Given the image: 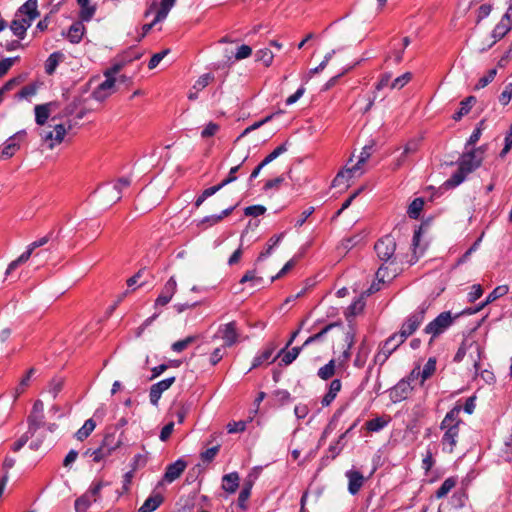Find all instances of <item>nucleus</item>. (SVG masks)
<instances>
[{
	"mask_svg": "<svg viewBox=\"0 0 512 512\" xmlns=\"http://www.w3.org/2000/svg\"><path fill=\"white\" fill-rule=\"evenodd\" d=\"M163 502V497L160 494L152 495L148 497L142 506L139 508V512H153Z\"/></svg>",
	"mask_w": 512,
	"mask_h": 512,
	"instance_id": "cd10ccee",
	"label": "nucleus"
},
{
	"mask_svg": "<svg viewBox=\"0 0 512 512\" xmlns=\"http://www.w3.org/2000/svg\"><path fill=\"white\" fill-rule=\"evenodd\" d=\"M436 371V360L434 358H429L425 363L424 367L420 372L422 374V380H420V386H422L427 379H429Z\"/></svg>",
	"mask_w": 512,
	"mask_h": 512,
	"instance_id": "c9c22d12",
	"label": "nucleus"
},
{
	"mask_svg": "<svg viewBox=\"0 0 512 512\" xmlns=\"http://www.w3.org/2000/svg\"><path fill=\"white\" fill-rule=\"evenodd\" d=\"M104 486V482L96 481L93 482L87 490L88 494L93 498L94 502H97L100 499V492Z\"/></svg>",
	"mask_w": 512,
	"mask_h": 512,
	"instance_id": "4d7b16f0",
	"label": "nucleus"
},
{
	"mask_svg": "<svg viewBox=\"0 0 512 512\" xmlns=\"http://www.w3.org/2000/svg\"><path fill=\"white\" fill-rule=\"evenodd\" d=\"M362 174H363V168L359 167V165H353L352 167H349V168L346 167V168L342 169L340 172H338V174L336 175V177L333 180L332 185L334 187H339L342 185L347 187L349 181L352 178L359 177Z\"/></svg>",
	"mask_w": 512,
	"mask_h": 512,
	"instance_id": "9b49d317",
	"label": "nucleus"
},
{
	"mask_svg": "<svg viewBox=\"0 0 512 512\" xmlns=\"http://www.w3.org/2000/svg\"><path fill=\"white\" fill-rule=\"evenodd\" d=\"M450 311L440 313L434 320L426 325L424 332L431 335V340L444 333L453 323Z\"/></svg>",
	"mask_w": 512,
	"mask_h": 512,
	"instance_id": "39448f33",
	"label": "nucleus"
},
{
	"mask_svg": "<svg viewBox=\"0 0 512 512\" xmlns=\"http://www.w3.org/2000/svg\"><path fill=\"white\" fill-rule=\"evenodd\" d=\"M511 148H512V123H511L508 133L505 136V145H504V148L502 149V151L500 152V157H502V158L505 157L508 154V152L511 150Z\"/></svg>",
	"mask_w": 512,
	"mask_h": 512,
	"instance_id": "774afa93",
	"label": "nucleus"
},
{
	"mask_svg": "<svg viewBox=\"0 0 512 512\" xmlns=\"http://www.w3.org/2000/svg\"><path fill=\"white\" fill-rule=\"evenodd\" d=\"M92 503H94L93 498L86 492L75 500V511L86 512Z\"/></svg>",
	"mask_w": 512,
	"mask_h": 512,
	"instance_id": "ea45409f",
	"label": "nucleus"
},
{
	"mask_svg": "<svg viewBox=\"0 0 512 512\" xmlns=\"http://www.w3.org/2000/svg\"><path fill=\"white\" fill-rule=\"evenodd\" d=\"M174 382L175 377H169L153 384L149 391V399L151 404L157 406L163 392L168 390Z\"/></svg>",
	"mask_w": 512,
	"mask_h": 512,
	"instance_id": "f8f14e48",
	"label": "nucleus"
},
{
	"mask_svg": "<svg viewBox=\"0 0 512 512\" xmlns=\"http://www.w3.org/2000/svg\"><path fill=\"white\" fill-rule=\"evenodd\" d=\"M38 88H39V85L37 83H32V84H29L25 87H23L19 92L18 94L16 95V97L19 99V100H23V99H30L31 97H33L34 95H36L37 91H38Z\"/></svg>",
	"mask_w": 512,
	"mask_h": 512,
	"instance_id": "37998d69",
	"label": "nucleus"
},
{
	"mask_svg": "<svg viewBox=\"0 0 512 512\" xmlns=\"http://www.w3.org/2000/svg\"><path fill=\"white\" fill-rule=\"evenodd\" d=\"M413 389L414 385L409 380L402 379L391 389L390 398L394 403L401 402L407 399Z\"/></svg>",
	"mask_w": 512,
	"mask_h": 512,
	"instance_id": "ddd939ff",
	"label": "nucleus"
},
{
	"mask_svg": "<svg viewBox=\"0 0 512 512\" xmlns=\"http://www.w3.org/2000/svg\"><path fill=\"white\" fill-rule=\"evenodd\" d=\"M336 360L331 359L327 364L319 368L318 377L322 380H328L335 374Z\"/></svg>",
	"mask_w": 512,
	"mask_h": 512,
	"instance_id": "a19ab883",
	"label": "nucleus"
},
{
	"mask_svg": "<svg viewBox=\"0 0 512 512\" xmlns=\"http://www.w3.org/2000/svg\"><path fill=\"white\" fill-rule=\"evenodd\" d=\"M512 98V83H508L505 87L502 93L499 96V102L502 105H507Z\"/></svg>",
	"mask_w": 512,
	"mask_h": 512,
	"instance_id": "338daca9",
	"label": "nucleus"
},
{
	"mask_svg": "<svg viewBox=\"0 0 512 512\" xmlns=\"http://www.w3.org/2000/svg\"><path fill=\"white\" fill-rule=\"evenodd\" d=\"M60 56L61 55L59 53L54 52L48 57L45 63V71L47 74L51 75L54 73L59 64Z\"/></svg>",
	"mask_w": 512,
	"mask_h": 512,
	"instance_id": "de8ad7c7",
	"label": "nucleus"
},
{
	"mask_svg": "<svg viewBox=\"0 0 512 512\" xmlns=\"http://www.w3.org/2000/svg\"><path fill=\"white\" fill-rule=\"evenodd\" d=\"M220 337L225 347H231L237 344L240 341V333L237 329V324L235 321H231L226 324H222L219 326L217 333L213 336V338Z\"/></svg>",
	"mask_w": 512,
	"mask_h": 512,
	"instance_id": "6e6552de",
	"label": "nucleus"
},
{
	"mask_svg": "<svg viewBox=\"0 0 512 512\" xmlns=\"http://www.w3.org/2000/svg\"><path fill=\"white\" fill-rule=\"evenodd\" d=\"M84 33L85 26L83 21H76L69 27L66 37L72 44H78L81 42Z\"/></svg>",
	"mask_w": 512,
	"mask_h": 512,
	"instance_id": "6ab92c4d",
	"label": "nucleus"
},
{
	"mask_svg": "<svg viewBox=\"0 0 512 512\" xmlns=\"http://www.w3.org/2000/svg\"><path fill=\"white\" fill-rule=\"evenodd\" d=\"M239 486V475L236 472L223 476L222 488L228 493H234Z\"/></svg>",
	"mask_w": 512,
	"mask_h": 512,
	"instance_id": "a878e982",
	"label": "nucleus"
},
{
	"mask_svg": "<svg viewBox=\"0 0 512 512\" xmlns=\"http://www.w3.org/2000/svg\"><path fill=\"white\" fill-rule=\"evenodd\" d=\"M284 235H285V233L282 232L278 235L272 236L267 243V248L259 254L257 260L262 261V260L266 259L268 256H270L273 249L275 247H277L279 245V243L282 241V239L284 238Z\"/></svg>",
	"mask_w": 512,
	"mask_h": 512,
	"instance_id": "c85d7f7f",
	"label": "nucleus"
},
{
	"mask_svg": "<svg viewBox=\"0 0 512 512\" xmlns=\"http://www.w3.org/2000/svg\"><path fill=\"white\" fill-rule=\"evenodd\" d=\"M80 7L79 18L80 21L89 22L96 12V5L91 3V0H77Z\"/></svg>",
	"mask_w": 512,
	"mask_h": 512,
	"instance_id": "aec40b11",
	"label": "nucleus"
},
{
	"mask_svg": "<svg viewBox=\"0 0 512 512\" xmlns=\"http://www.w3.org/2000/svg\"><path fill=\"white\" fill-rule=\"evenodd\" d=\"M186 466V462L182 459H178L174 463L169 464L166 468L163 480L167 483H172L181 476Z\"/></svg>",
	"mask_w": 512,
	"mask_h": 512,
	"instance_id": "f3484780",
	"label": "nucleus"
},
{
	"mask_svg": "<svg viewBox=\"0 0 512 512\" xmlns=\"http://www.w3.org/2000/svg\"><path fill=\"white\" fill-rule=\"evenodd\" d=\"M426 313V306L420 305L408 318L404 321L398 333H395L400 342H404L410 335H412L418 327L422 324Z\"/></svg>",
	"mask_w": 512,
	"mask_h": 512,
	"instance_id": "7ed1b4c3",
	"label": "nucleus"
},
{
	"mask_svg": "<svg viewBox=\"0 0 512 512\" xmlns=\"http://www.w3.org/2000/svg\"><path fill=\"white\" fill-rule=\"evenodd\" d=\"M121 444L122 440L120 437L116 438L115 434H107L102 441L101 447L105 448V451L111 455Z\"/></svg>",
	"mask_w": 512,
	"mask_h": 512,
	"instance_id": "7c9ffc66",
	"label": "nucleus"
},
{
	"mask_svg": "<svg viewBox=\"0 0 512 512\" xmlns=\"http://www.w3.org/2000/svg\"><path fill=\"white\" fill-rule=\"evenodd\" d=\"M105 80L100 83L93 91V98L97 101H104L116 92V84L127 80V77L120 75L119 77L104 76Z\"/></svg>",
	"mask_w": 512,
	"mask_h": 512,
	"instance_id": "423d86ee",
	"label": "nucleus"
},
{
	"mask_svg": "<svg viewBox=\"0 0 512 512\" xmlns=\"http://www.w3.org/2000/svg\"><path fill=\"white\" fill-rule=\"evenodd\" d=\"M424 201L422 198H415L408 206L407 214L412 219H417L423 209Z\"/></svg>",
	"mask_w": 512,
	"mask_h": 512,
	"instance_id": "79ce46f5",
	"label": "nucleus"
},
{
	"mask_svg": "<svg viewBox=\"0 0 512 512\" xmlns=\"http://www.w3.org/2000/svg\"><path fill=\"white\" fill-rule=\"evenodd\" d=\"M400 338L393 334L382 345L378 353L374 357L375 363L383 365L390 355L402 344Z\"/></svg>",
	"mask_w": 512,
	"mask_h": 512,
	"instance_id": "9d476101",
	"label": "nucleus"
},
{
	"mask_svg": "<svg viewBox=\"0 0 512 512\" xmlns=\"http://www.w3.org/2000/svg\"><path fill=\"white\" fill-rule=\"evenodd\" d=\"M302 348H303L302 346L301 347H293L292 349L286 351L287 348L285 347L284 349H282L280 351L278 356L281 355L282 356L281 361L285 365H289L298 357Z\"/></svg>",
	"mask_w": 512,
	"mask_h": 512,
	"instance_id": "72a5a7b5",
	"label": "nucleus"
},
{
	"mask_svg": "<svg viewBox=\"0 0 512 512\" xmlns=\"http://www.w3.org/2000/svg\"><path fill=\"white\" fill-rule=\"evenodd\" d=\"M509 291V287L507 285L497 286L486 298L485 304L491 303L496 299L506 295Z\"/></svg>",
	"mask_w": 512,
	"mask_h": 512,
	"instance_id": "09e8293b",
	"label": "nucleus"
},
{
	"mask_svg": "<svg viewBox=\"0 0 512 512\" xmlns=\"http://www.w3.org/2000/svg\"><path fill=\"white\" fill-rule=\"evenodd\" d=\"M219 125L214 122H209L201 132L203 138L214 136L219 131Z\"/></svg>",
	"mask_w": 512,
	"mask_h": 512,
	"instance_id": "0e129e2a",
	"label": "nucleus"
},
{
	"mask_svg": "<svg viewBox=\"0 0 512 512\" xmlns=\"http://www.w3.org/2000/svg\"><path fill=\"white\" fill-rule=\"evenodd\" d=\"M342 388V383L339 379H334L329 384L327 393L323 396L321 404L326 407L329 406L337 397Z\"/></svg>",
	"mask_w": 512,
	"mask_h": 512,
	"instance_id": "412c9836",
	"label": "nucleus"
},
{
	"mask_svg": "<svg viewBox=\"0 0 512 512\" xmlns=\"http://www.w3.org/2000/svg\"><path fill=\"white\" fill-rule=\"evenodd\" d=\"M483 121H481L479 123V126L475 128V130L472 132V134L470 135L469 139L467 140L466 142V145H465V148L467 149L469 146H473L475 145L478 140L480 139L481 137V134H482V125H483Z\"/></svg>",
	"mask_w": 512,
	"mask_h": 512,
	"instance_id": "e2e57ef3",
	"label": "nucleus"
},
{
	"mask_svg": "<svg viewBox=\"0 0 512 512\" xmlns=\"http://www.w3.org/2000/svg\"><path fill=\"white\" fill-rule=\"evenodd\" d=\"M484 152L485 147L481 146L462 153L457 161L458 170L445 181L444 186L446 188H455L462 184L470 173L480 167Z\"/></svg>",
	"mask_w": 512,
	"mask_h": 512,
	"instance_id": "f257e3e1",
	"label": "nucleus"
},
{
	"mask_svg": "<svg viewBox=\"0 0 512 512\" xmlns=\"http://www.w3.org/2000/svg\"><path fill=\"white\" fill-rule=\"evenodd\" d=\"M335 326H338L337 323H331V324H328L326 325L320 332L310 336L305 342L304 344L302 345V347H305L311 343H314L316 341H319L323 338V336L328 332L330 331L333 327Z\"/></svg>",
	"mask_w": 512,
	"mask_h": 512,
	"instance_id": "603ef678",
	"label": "nucleus"
},
{
	"mask_svg": "<svg viewBox=\"0 0 512 512\" xmlns=\"http://www.w3.org/2000/svg\"><path fill=\"white\" fill-rule=\"evenodd\" d=\"M348 479V491L351 495H356L362 488L365 482V477L358 470L350 469L345 472Z\"/></svg>",
	"mask_w": 512,
	"mask_h": 512,
	"instance_id": "2eb2a0df",
	"label": "nucleus"
},
{
	"mask_svg": "<svg viewBox=\"0 0 512 512\" xmlns=\"http://www.w3.org/2000/svg\"><path fill=\"white\" fill-rule=\"evenodd\" d=\"M25 132L20 131L15 135L11 136L3 145L2 154L5 157H12L20 147V141L24 138Z\"/></svg>",
	"mask_w": 512,
	"mask_h": 512,
	"instance_id": "a211bd4d",
	"label": "nucleus"
},
{
	"mask_svg": "<svg viewBox=\"0 0 512 512\" xmlns=\"http://www.w3.org/2000/svg\"><path fill=\"white\" fill-rule=\"evenodd\" d=\"M266 212V207L263 205H251L244 209L246 216L258 217Z\"/></svg>",
	"mask_w": 512,
	"mask_h": 512,
	"instance_id": "052dcab7",
	"label": "nucleus"
},
{
	"mask_svg": "<svg viewBox=\"0 0 512 512\" xmlns=\"http://www.w3.org/2000/svg\"><path fill=\"white\" fill-rule=\"evenodd\" d=\"M10 29L19 39H23L26 35L24 32V26L21 25L20 17L15 16V19L11 22Z\"/></svg>",
	"mask_w": 512,
	"mask_h": 512,
	"instance_id": "bf43d9fd",
	"label": "nucleus"
},
{
	"mask_svg": "<svg viewBox=\"0 0 512 512\" xmlns=\"http://www.w3.org/2000/svg\"><path fill=\"white\" fill-rule=\"evenodd\" d=\"M84 456H88L92 458L94 462H100L104 458L108 457L109 454L105 451V448L101 446L95 450L87 449L84 453Z\"/></svg>",
	"mask_w": 512,
	"mask_h": 512,
	"instance_id": "49530a36",
	"label": "nucleus"
},
{
	"mask_svg": "<svg viewBox=\"0 0 512 512\" xmlns=\"http://www.w3.org/2000/svg\"><path fill=\"white\" fill-rule=\"evenodd\" d=\"M512 28L510 22H505L501 19L500 22L494 27L492 31L493 41L488 45V48L492 47L497 41L501 40Z\"/></svg>",
	"mask_w": 512,
	"mask_h": 512,
	"instance_id": "4be33fe9",
	"label": "nucleus"
},
{
	"mask_svg": "<svg viewBox=\"0 0 512 512\" xmlns=\"http://www.w3.org/2000/svg\"><path fill=\"white\" fill-rule=\"evenodd\" d=\"M456 483L457 481L453 477L445 479L438 490L435 492L436 498L440 499L445 497L456 486Z\"/></svg>",
	"mask_w": 512,
	"mask_h": 512,
	"instance_id": "58836bf2",
	"label": "nucleus"
},
{
	"mask_svg": "<svg viewBox=\"0 0 512 512\" xmlns=\"http://www.w3.org/2000/svg\"><path fill=\"white\" fill-rule=\"evenodd\" d=\"M461 411L460 406H455L447 412L444 419L440 424V429L444 431L441 439L442 450L447 453H452L457 444L459 437V426L462 420L459 416Z\"/></svg>",
	"mask_w": 512,
	"mask_h": 512,
	"instance_id": "f03ea898",
	"label": "nucleus"
},
{
	"mask_svg": "<svg viewBox=\"0 0 512 512\" xmlns=\"http://www.w3.org/2000/svg\"><path fill=\"white\" fill-rule=\"evenodd\" d=\"M389 421V417H376L367 421L365 426L369 432H379L389 424Z\"/></svg>",
	"mask_w": 512,
	"mask_h": 512,
	"instance_id": "c756f323",
	"label": "nucleus"
},
{
	"mask_svg": "<svg viewBox=\"0 0 512 512\" xmlns=\"http://www.w3.org/2000/svg\"><path fill=\"white\" fill-rule=\"evenodd\" d=\"M287 151V143H283L276 147L270 154H268L263 160L262 165H268L281 154Z\"/></svg>",
	"mask_w": 512,
	"mask_h": 512,
	"instance_id": "8fccbe9b",
	"label": "nucleus"
},
{
	"mask_svg": "<svg viewBox=\"0 0 512 512\" xmlns=\"http://www.w3.org/2000/svg\"><path fill=\"white\" fill-rule=\"evenodd\" d=\"M251 488H252V484L249 483V484H246L242 490L240 491L239 493V496H238V505L240 506V508L242 509H245L246 508V501L249 499L250 495H251Z\"/></svg>",
	"mask_w": 512,
	"mask_h": 512,
	"instance_id": "13d9d810",
	"label": "nucleus"
},
{
	"mask_svg": "<svg viewBox=\"0 0 512 512\" xmlns=\"http://www.w3.org/2000/svg\"><path fill=\"white\" fill-rule=\"evenodd\" d=\"M496 74L497 70L495 68L489 70L485 76L479 79L476 88L480 89L486 87L489 83H491L494 80Z\"/></svg>",
	"mask_w": 512,
	"mask_h": 512,
	"instance_id": "680f3d73",
	"label": "nucleus"
},
{
	"mask_svg": "<svg viewBox=\"0 0 512 512\" xmlns=\"http://www.w3.org/2000/svg\"><path fill=\"white\" fill-rule=\"evenodd\" d=\"M53 103H45L41 105H36L34 108L35 111V121L38 125H44L51 113V106Z\"/></svg>",
	"mask_w": 512,
	"mask_h": 512,
	"instance_id": "5701e85b",
	"label": "nucleus"
},
{
	"mask_svg": "<svg viewBox=\"0 0 512 512\" xmlns=\"http://www.w3.org/2000/svg\"><path fill=\"white\" fill-rule=\"evenodd\" d=\"M197 339V336H188L182 340L176 341L171 345V349L176 352L180 353L183 350H185L189 345L194 343Z\"/></svg>",
	"mask_w": 512,
	"mask_h": 512,
	"instance_id": "a18cd8bd",
	"label": "nucleus"
},
{
	"mask_svg": "<svg viewBox=\"0 0 512 512\" xmlns=\"http://www.w3.org/2000/svg\"><path fill=\"white\" fill-rule=\"evenodd\" d=\"M176 0H161L160 7L155 15L154 23L163 21L169 14L172 7L175 5Z\"/></svg>",
	"mask_w": 512,
	"mask_h": 512,
	"instance_id": "2f4dec72",
	"label": "nucleus"
},
{
	"mask_svg": "<svg viewBox=\"0 0 512 512\" xmlns=\"http://www.w3.org/2000/svg\"><path fill=\"white\" fill-rule=\"evenodd\" d=\"M130 184H131V180L126 177L120 178L114 183L113 190H115V192H116L115 201H118L121 199V193H122L123 189L129 187Z\"/></svg>",
	"mask_w": 512,
	"mask_h": 512,
	"instance_id": "5fc2aeb1",
	"label": "nucleus"
},
{
	"mask_svg": "<svg viewBox=\"0 0 512 512\" xmlns=\"http://www.w3.org/2000/svg\"><path fill=\"white\" fill-rule=\"evenodd\" d=\"M374 249L378 258L383 262H387L395 253L396 241L393 236L385 235L376 242Z\"/></svg>",
	"mask_w": 512,
	"mask_h": 512,
	"instance_id": "1a4fd4ad",
	"label": "nucleus"
},
{
	"mask_svg": "<svg viewBox=\"0 0 512 512\" xmlns=\"http://www.w3.org/2000/svg\"><path fill=\"white\" fill-rule=\"evenodd\" d=\"M25 80V76L19 75L17 77H14L10 80H8L1 88H0V95L3 97L4 93L12 90L14 87L20 85Z\"/></svg>",
	"mask_w": 512,
	"mask_h": 512,
	"instance_id": "864d4df0",
	"label": "nucleus"
},
{
	"mask_svg": "<svg viewBox=\"0 0 512 512\" xmlns=\"http://www.w3.org/2000/svg\"><path fill=\"white\" fill-rule=\"evenodd\" d=\"M469 352V356L473 362V366L476 370L479 369L481 355H482V347L481 345L473 340H464L461 346L459 347L457 353L454 356L455 362H460L464 359L466 353Z\"/></svg>",
	"mask_w": 512,
	"mask_h": 512,
	"instance_id": "20e7f679",
	"label": "nucleus"
},
{
	"mask_svg": "<svg viewBox=\"0 0 512 512\" xmlns=\"http://www.w3.org/2000/svg\"><path fill=\"white\" fill-rule=\"evenodd\" d=\"M177 290V282L175 278L172 276L169 278V280L165 283L164 287L161 290V293L157 297L155 301L156 306H165L170 302L173 295L175 294Z\"/></svg>",
	"mask_w": 512,
	"mask_h": 512,
	"instance_id": "4468645a",
	"label": "nucleus"
},
{
	"mask_svg": "<svg viewBox=\"0 0 512 512\" xmlns=\"http://www.w3.org/2000/svg\"><path fill=\"white\" fill-rule=\"evenodd\" d=\"M255 56L256 60L262 62L266 67H269L274 59L273 53L268 48L259 49Z\"/></svg>",
	"mask_w": 512,
	"mask_h": 512,
	"instance_id": "c03bdc74",
	"label": "nucleus"
},
{
	"mask_svg": "<svg viewBox=\"0 0 512 512\" xmlns=\"http://www.w3.org/2000/svg\"><path fill=\"white\" fill-rule=\"evenodd\" d=\"M65 134V127L62 124H57L52 131L43 132L41 136L43 140L48 143V147L52 149L55 145L63 141Z\"/></svg>",
	"mask_w": 512,
	"mask_h": 512,
	"instance_id": "dca6fc26",
	"label": "nucleus"
},
{
	"mask_svg": "<svg viewBox=\"0 0 512 512\" xmlns=\"http://www.w3.org/2000/svg\"><path fill=\"white\" fill-rule=\"evenodd\" d=\"M49 241V237L48 236H44L32 243H30L28 246H27V249L25 252H23L17 259L13 260L7 267L6 269V272H5V275L6 277H8L9 275L12 274V272L14 270H16L19 266L25 264L29 258L31 257L33 251L36 249V248H39V247H42L44 246L45 244H47Z\"/></svg>",
	"mask_w": 512,
	"mask_h": 512,
	"instance_id": "0eeeda50",
	"label": "nucleus"
},
{
	"mask_svg": "<svg viewBox=\"0 0 512 512\" xmlns=\"http://www.w3.org/2000/svg\"><path fill=\"white\" fill-rule=\"evenodd\" d=\"M412 79V74L410 72H406L404 74H402L401 76L395 78L391 84H390V88L391 89H401L403 88L405 85H407Z\"/></svg>",
	"mask_w": 512,
	"mask_h": 512,
	"instance_id": "3c124183",
	"label": "nucleus"
},
{
	"mask_svg": "<svg viewBox=\"0 0 512 512\" xmlns=\"http://www.w3.org/2000/svg\"><path fill=\"white\" fill-rule=\"evenodd\" d=\"M95 427H96V423L94 422V420L88 419L85 421L83 426L76 432L75 437L78 440L83 441L93 432Z\"/></svg>",
	"mask_w": 512,
	"mask_h": 512,
	"instance_id": "4c0bfd02",
	"label": "nucleus"
},
{
	"mask_svg": "<svg viewBox=\"0 0 512 512\" xmlns=\"http://www.w3.org/2000/svg\"><path fill=\"white\" fill-rule=\"evenodd\" d=\"M225 348L226 347L222 345L221 347H218L213 350L209 358L211 365L214 366L220 362V360L223 358L225 354Z\"/></svg>",
	"mask_w": 512,
	"mask_h": 512,
	"instance_id": "69168bd1",
	"label": "nucleus"
},
{
	"mask_svg": "<svg viewBox=\"0 0 512 512\" xmlns=\"http://www.w3.org/2000/svg\"><path fill=\"white\" fill-rule=\"evenodd\" d=\"M213 80H214L213 74H211V73L203 74L195 82L193 89L200 91V90L204 89L206 86H208L209 83Z\"/></svg>",
	"mask_w": 512,
	"mask_h": 512,
	"instance_id": "6e6d98bb",
	"label": "nucleus"
},
{
	"mask_svg": "<svg viewBox=\"0 0 512 512\" xmlns=\"http://www.w3.org/2000/svg\"><path fill=\"white\" fill-rule=\"evenodd\" d=\"M345 409H346V406H342L334 413L333 417L331 418L330 422L328 423V425L326 426V428L324 429V431L321 435V438H320L321 442L324 441L327 438V436L334 431V429L336 428V425H337V421Z\"/></svg>",
	"mask_w": 512,
	"mask_h": 512,
	"instance_id": "473e14b6",
	"label": "nucleus"
},
{
	"mask_svg": "<svg viewBox=\"0 0 512 512\" xmlns=\"http://www.w3.org/2000/svg\"><path fill=\"white\" fill-rule=\"evenodd\" d=\"M275 346L273 344L268 345L259 355L254 357L252 363V369L257 368L264 363H270L273 356Z\"/></svg>",
	"mask_w": 512,
	"mask_h": 512,
	"instance_id": "393cba45",
	"label": "nucleus"
},
{
	"mask_svg": "<svg viewBox=\"0 0 512 512\" xmlns=\"http://www.w3.org/2000/svg\"><path fill=\"white\" fill-rule=\"evenodd\" d=\"M475 102H476V98L474 96H469V97L465 98L460 103V109L454 113L452 118L455 121L461 120L463 116L467 115L470 112V110Z\"/></svg>",
	"mask_w": 512,
	"mask_h": 512,
	"instance_id": "bb28decb",
	"label": "nucleus"
},
{
	"mask_svg": "<svg viewBox=\"0 0 512 512\" xmlns=\"http://www.w3.org/2000/svg\"><path fill=\"white\" fill-rule=\"evenodd\" d=\"M370 350L369 348L362 343L357 351L356 357L354 359V366L357 368H362L366 364V361L368 359Z\"/></svg>",
	"mask_w": 512,
	"mask_h": 512,
	"instance_id": "e433bc0d",
	"label": "nucleus"
},
{
	"mask_svg": "<svg viewBox=\"0 0 512 512\" xmlns=\"http://www.w3.org/2000/svg\"><path fill=\"white\" fill-rule=\"evenodd\" d=\"M32 17L37 18L39 16L37 10V0H27L17 11L16 17Z\"/></svg>",
	"mask_w": 512,
	"mask_h": 512,
	"instance_id": "b1692460",
	"label": "nucleus"
},
{
	"mask_svg": "<svg viewBox=\"0 0 512 512\" xmlns=\"http://www.w3.org/2000/svg\"><path fill=\"white\" fill-rule=\"evenodd\" d=\"M44 414L31 413L28 417V432L33 435L44 424Z\"/></svg>",
	"mask_w": 512,
	"mask_h": 512,
	"instance_id": "f704fd0d",
	"label": "nucleus"
}]
</instances>
